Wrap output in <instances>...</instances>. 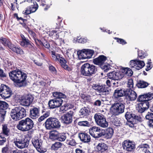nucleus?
I'll return each mask as SVG.
<instances>
[{"label":"nucleus","instance_id":"f257e3e1","mask_svg":"<svg viewBox=\"0 0 153 153\" xmlns=\"http://www.w3.org/2000/svg\"><path fill=\"white\" fill-rule=\"evenodd\" d=\"M10 79L14 82L21 84L20 86L25 84V80L27 77V74L19 70L12 71L9 73Z\"/></svg>","mask_w":153,"mask_h":153},{"label":"nucleus","instance_id":"f03ea898","mask_svg":"<svg viewBox=\"0 0 153 153\" xmlns=\"http://www.w3.org/2000/svg\"><path fill=\"white\" fill-rule=\"evenodd\" d=\"M53 94L54 98L50 100L48 102L49 106L51 108H54L60 107L62 102V99L66 97L65 94L59 92H53Z\"/></svg>","mask_w":153,"mask_h":153},{"label":"nucleus","instance_id":"7ed1b4c3","mask_svg":"<svg viewBox=\"0 0 153 153\" xmlns=\"http://www.w3.org/2000/svg\"><path fill=\"white\" fill-rule=\"evenodd\" d=\"M34 123L30 118L27 117L24 120H22L19 122L17 128L22 131H28L33 127Z\"/></svg>","mask_w":153,"mask_h":153},{"label":"nucleus","instance_id":"20e7f679","mask_svg":"<svg viewBox=\"0 0 153 153\" xmlns=\"http://www.w3.org/2000/svg\"><path fill=\"white\" fill-rule=\"evenodd\" d=\"M81 72L83 76H90L94 74L97 71L95 66L88 63L83 64L81 67Z\"/></svg>","mask_w":153,"mask_h":153},{"label":"nucleus","instance_id":"39448f33","mask_svg":"<svg viewBox=\"0 0 153 153\" xmlns=\"http://www.w3.org/2000/svg\"><path fill=\"white\" fill-rule=\"evenodd\" d=\"M45 124V127L47 129H51L53 128H58L61 127L59 121L55 117L49 118L46 120Z\"/></svg>","mask_w":153,"mask_h":153},{"label":"nucleus","instance_id":"423d86ee","mask_svg":"<svg viewBox=\"0 0 153 153\" xmlns=\"http://www.w3.org/2000/svg\"><path fill=\"white\" fill-rule=\"evenodd\" d=\"M125 109L124 105L122 103H115L111 108V113L113 115L117 116L123 113Z\"/></svg>","mask_w":153,"mask_h":153},{"label":"nucleus","instance_id":"0eeeda50","mask_svg":"<svg viewBox=\"0 0 153 153\" xmlns=\"http://www.w3.org/2000/svg\"><path fill=\"white\" fill-rule=\"evenodd\" d=\"M94 118L97 125L103 128H106L108 126V123L106 121L105 117L100 113L95 114Z\"/></svg>","mask_w":153,"mask_h":153},{"label":"nucleus","instance_id":"6e6552de","mask_svg":"<svg viewBox=\"0 0 153 153\" xmlns=\"http://www.w3.org/2000/svg\"><path fill=\"white\" fill-rule=\"evenodd\" d=\"M51 56L52 59L54 61L59 62L61 64L62 67L65 69L70 71L71 69L66 64V61L62 57L60 56L59 54H57L56 51H51Z\"/></svg>","mask_w":153,"mask_h":153},{"label":"nucleus","instance_id":"1a4fd4ad","mask_svg":"<svg viewBox=\"0 0 153 153\" xmlns=\"http://www.w3.org/2000/svg\"><path fill=\"white\" fill-rule=\"evenodd\" d=\"M13 141L15 146L20 149L27 147L29 144L26 139L23 137H16L14 139Z\"/></svg>","mask_w":153,"mask_h":153},{"label":"nucleus","instance_id":"9d476101","mask_svg":"<svg viewBox=\"0 0 153 153\" xmlns=\"http://www.w3.org/2000/svg\"><path fill=\"white\" fill-rule=\"evenodd\" d=\"M32 142L33 146L39 152L44 153L46 151L42 146V141L41 139L35 137L32 139Z\"/></svg>","mask_w":153,"mask_h":153},{"label":"nucleus","instance_id":"9b49d317","mask_svg":"<svg viewBox=\"0 0 153 153\" xmlns=\"http://www.w3.org/2000/svg\"><path fill=\"white\" fill-rule=\"evenodd\" d=\"M89 132L92 137L95 138H99L104 135L100 128L96 126L90 128L89 129Z\"/></svg>","mask_w":153,"mask_h":153},{"label":"nucleus","instance_id":"f8f14e48","mask_svg":"<svg viewBox=\"0 0 153 153\" xmlns=\"http://www.w3.org/2000/svg\"><path fill=\"white\" fill-rule=\"evenodd\" d=\"M11 93L10 89L7 86L2 84L0 86V95L3 98H9L10 96Z\"/></svg>","mask_w":153,"mask_h":153},{"label":"nucleus","instance_id":"ddd939ff","mask_svg":"<svg viewBox=\"0 0 153 153\" xmlns=\"http://www.w3.org/2000/svg\"><path fill=\"white\" fill-rule=\"evenodd\" d=\"M130 67L139 70L142 68L145 65L144 62L137 59L131 60L129 62Z\"/></svg>","mask_w":153,"mask_h":153},{"label":"nucleus","instance_id":"4468645a","mask_svg":"<svg viewBox=\"0 0 153 153\" xmlns=\"http://www.w3.org/2000/svg\"><path fill=\"white\" fill-rule=\"evenodd\" d=\"M33 97L30 94H28L22 97L20 99L21 104L23 106H28L32 102Z\"/></svg>","mask_w":153,"mask_h":153},{"label":"nucleus","instance_id":"2eb2a0df","mask_svg":"<svg viewBox=\"0 0 153 153\" xmlns=\"http://www.w3.org/2000/svg\"><path fill=\"white\" fill-rule=\"evenodd\" d=\"M126 92L127 91H126L122 89H117L115 91L112 97L116 101L120 102L121 100H120L121 99L120 97L124 95H126Z\"/></svg>","mask_w":153,"mask_h":153},{"label":"nucleus","instance_id":"dca6fc26","mask_svg":"<svg viewBox=\"0 0 153 153\" xmlns=\"http://www.w3.org/2000/svg\"><path fill=\"white\" fill-rule=\"evenodd\" d=\"M74 112L70 111L65 114H64L62 117L61 119L63 123L69 124L72 121V118L74 115Z\"/></svg>","mask_w":153,"mask_h":153},{"label":"nucleus","instance_id":"f3484780","mask_svg":"<svg viewBox=\"0 0 153 153\" xmlns=\"http://www.w3.org/2000/svg\"><path fill=\"white\" fill-rule=\"evenodd\" d=\"M123 149L127 151L132 152L135 148V146L133 143L129 140H126L123 143Z\"/></svg>","mask_w":153,"mask_h":153},{"label":"nucleus","instance_id":"a211bd4d","mask_svg":"<svg viewBox=\"0 0 153 153\" xmlns=\"http://www.w3.org/2000/svg\"><path fill=\"white\" fill-rule=\"evenodd\" d=\"M108 77L110 79L114 80H118L123 78V75L120 71H113L107 74Z\"/></svg>","mask_w":153,"mask_h":153},{"label":"nucleus","instance_id":"6ab92c4d","mask_svg":"<svg viewBox=\"0 0 153 153\" xmlns=\"http://www.w3.org/2000/svg\"><path fill=\"white\" fill-rule=\"evenodd\" d=\"M133 115L128 112H126L125 114L126 118L127 120L126 124L131 128L134 127L136 125V123L134 120H133Z\"/></svg>","mask_w":153,"mask_h":153},{"label":"nucleus","instance_id":"aec40b11","mask_svg":"<svg viewBox=\"0 0 153 153\" xmlns=\"http://www.w3.org/2000/svg\"><path fill=\"white\" fill-rule=\"evenodd\" d=\"M79 137L81 141L84 143H87L90 141L91 137L86 133H80L79 134Z\"/></svg>","mask_w":153,"mask_h":153},{"label":"nucleus","instance_id":"412c9836","mask_svg":"<svg viewBox=\"0 0 153 153\" xmlns=\"http://www.w3.org/2000/svg\"><path fill=\"white\" fill-rule=\"evenodd\" d=\"M39 109L34 107L30 110V117L32 119L37 118L39 116Z\"/></svg>","mask_w":153,"mask_h":153},{"label":"nucleus","instance_id":"4be33fe9","mask_svg":"<svg viewBox=\"0 0 153 153\" xmlns=\"http://www.w3.org/2000/svg\"><path fill=\"white\" fill-rule=\"evenodd\" d=\"M106 59V56L103 55H100L98 57L94 59L93 62L95 64L100 65H102Z\"/></svg>","mask_w":153,"mask_h":153},{"label":"nucleus","instance_id":"5701e85b","mask_svg":"<svg viewBox=\"0 0 153 153\" xmlns=\"http://www.w3.org/2000/svg\"><path fill=\"white\" fill-rule=\"evenodd\" d=\"M121 73L123 75V77L124 76H131L133 74L132 71L129 68H122L121 70Z\"/></svg>","mask_w":153,"mask_h":153},{"label":"nucleus","instance_id":"b1692460","mask_svg":"<svg viewBox=\"0 0 153 153\" xmlns=\"http://www.w3.org/2000/svg\"><path fill=\"white\" fill-rule=\"evenodd\" d=\"M90 112L88 108L85 107L81 109L79 115L81 118L86 117L88 115Z\"/></svg>","mask_w":153,"mask_h":153},{"label":"nucleus","instance_id":"393cba45","mask_svg":"<svg viewBox=\"0 0 153 153\" xmlns=\"http://www.w3.org/2000/svg\"><path fill=\"white\" fill-rule=\"evenodd\" d=\"M17 107L12 109L10 112V115L12 118L15 120H19L18 113Z\"/></svg>","mask_w":153,"mask_h":153},{"label":"nucleus","instance_id":"a878e982","mask_svg":"<svg viewBox=\"0 0 153 153\" xmlns=\"http://www.w3.org/2000/svg\"><path fill=\"white\" fill-rule=\"evenodd\" d=\"M18 113L19 120L26 116L25 110L22 107H17Z\"/></svg>","mask_w":153,"mask_h":153},{"label":"nucleus","instance_id":"bb28decb","mask_svg":"<svg viewBox=\"0 0 153 153\" xmlns=\"http://www.w3.org/2000/svg\"><path fill=\"white\" fill-rule=\"evenodd\" d=\"M20 36L22 40L20 43L21 45L23 47L26 48L30 41L28 39H27L23 34H21Z\"/></svg>","mask_w":153,"mask_h":153},{"label":"nucleus","instance_id":"cd10ccee","mask_svg":"<svg viewBox=\"0 0 153 153\" xmlns=\"http://www.w3.org/2000/svg\"><path fill=\"white\" fill-rule=\"evenodd\" d=\"M126 95H128V98L131 101L135 100L137 97V94L135 92L131 90H129L128 92L126 93Z\"/></svg>","mask_w":153,"mask_h":153},{"label":"nucleus","instance_id":"c85d7f7f","mask_svg":"<svg viewBox=\"0 0 153 153\" xmlns=\"http://www.w3.org/2000/svg\"><path fill=\"white\" fill-rule=\"evenodd\" d=\"M97 148L98 151L102 152L108 149V147L106 144L101 143L97 145Z\"/></svg>","mask_w":153,"mask_h":153},{"label":"nucleus","instance_id":"c756f323","mask_svg":"<svg viewBox=\"0 0 153 153\" xmlns=\"http://www.w3.org/2000/svg\"><path fill=\"white\" fill-rule=\"evenodd\" d=\"M93 88L97 91L99 93H104L106 91L105 87L102 85L95 84L93 86Z\"/></svg>","mask_w":153,"mask_h":153},{"label":"nucleus","instance_id":"7c9ffc66","mask_svg":"<svg viewBox=\"0 0 153 153\" xmlns=\"http://www.w3.org/2000/svg\"><path fill=\"white\" fill-rule=\"evenodd\" d=\"M85 49H84L79 50L77 52V54L80 59H84L87 58V56L85 53Z\"/></svg>","mask_w":153,"mask_h":153},{"label":"nucleus","instance_id":"2f4dec72","mask_svg":"<svg viewBox=\"0 0 153 153\" xmlns=\"http://www.w3.org/2000/svg\"><path fill=\"white\" fill-rule=\"evenodd\" d=\"M59 133L56 131H51L49 134V138L53 140H57L59 136Z\"/></svg>","mask_w":153,"mask_h":153},{"label":"nucleus","instance_id":"473e14b6","mask_svg":"<svg viewBox=\"0 0 153 153\" xmlns=\"http://www.w3.org/2000/svg\"><path fill=\"white\" fill-rule=\"evenodd\" d=\"M146 118L149 120V126L150 128H153V113H148L146 116Z\"/></svg>","mask_w":153,"mask_h":153},{"label":"nucleus","instance_id":"72a5a7b5","mask_svg":"<svg viewBox=\"0 0 153 153\" xmlns=\"http://www.w3.org/2000/svg\"><path fill=\"white\" fill-rule=\"evenodd\" d=\"M5 66L9 69H13L14 66L13 63L8 59H6L4 60Z\"/></svg>","mask_w":153,"mask_h":153},{"label":"nucleus","instance_id":"f704fd0d","mask_svg":"<svg viewBox=\"0 0 153 153\" xmlns=\"http://www.w3.org/2000/svg\"><path fill=\"white\" fill-rule=\"evenodd\" d=\"M10 49L17 54H19L21 55H22L24 54L23 51L21 48L18 47H15L13 45H12L10 47Z\"/></svg>","mask_w":153,"mask_h":153},{"label":"nucleus","instance_id":"c9c22d12","mask_svg":"<svg viewBox=\"0 0 153 153\" xmlns=\"http://www.w3.org/2000/svg\"><path fill=\"white\" fill-rule=\"evenodd\" d=\"M113 129L111 128H108L106 130L105 133V137L107 139L111 138L113 135Z\"/></svg>","mask_w":153,"mask_h":153},{"label":"nucleus","instance_id":"e433bc0d","mask_svg":"<svg viewBox=\"0 0 153 153\" xmlns=\"http://www.w3.org/2000/svg\"><path fill=\"white\" fill-rule=\"evenodd\" d=\"M0 42H1L4 46H8L10 48V47L12 45V44L8 40L4 38L1 37V41Z\"/></svg>","mask_w":153,"mask_h":153},{"label":"nucleus","instance_id":"4c0bfd02","mask_svg":"<svg viewBox=\"0 0 153 153\" xmlns=\"http://www.w3.org/2000/svg\"><path fill=\"white\" fill-rule=\"evenodd\" d=\"M51 1L50 0H45L42 2L41 5L43 6H46L47 7L44 8L45 10H46L51 5Z\"/></svg>","mask_w":153,"mask_h":153},{"label":"nucleus","instance_id":"58836bf2","mask_svg":"<svg viewBox=\"0 0 153 153\" xmlns=\"http://www.w3.org/2000/svg\"><path fill=\"white\" fill-rule=\"evenodd\" d=\"M74 53H75V51L73 49H68L67 50L66 54L69 59L74 57Z\"/></svg>","mask_w":153,"mask_h":153},{"label":"nucleus","instance_id":"ea45409f","mask_svg":"<svg viewBox=\"0 0 153 153\" xmlns=\"http://www.w3.org/2000/svg\"><path fill=\"white\" fill-rule=\"evenodd\" d=\"M148 83L143 81H140L137 84V86L139 88H145L148 85Z\"/></svg>","mask_w":153,"mask_h":153},{"label":"nucleus","instance_id":"a19ab883","mask_svg":"<svg viewBox=\"0 0 153 153\" xmlns=\"http://www.w3.org/2000/svg\"><path fill=\"white\" fill-rule=\"evenodd\" d=\"M62 146V144L59 142H57L52 144L51 148L52 150H57L61 148Z\"/></svg>","mask_w":153,"mask_h":153},{"label":"nucleus","instance_id":"79ce46f5","mask_svg":"<svg viewBox=\"0 0 153 153\" xmlns=\"http://www.w3.org/2000/svg\"><path fill=\"white\" fill-rule=\"evenodd\" d=\"M67 134L62 133L59 134V136L57 138V140L60 141H63L66 139L67 138Z\"/></svg>","mask_w":153,"mask_h":153},{"label":"nucleus","instance_id":"37998d69","mask_svg":"<svg viewBox=\"0 0 153 153\" xmlns=\"http://www.w3.org/2000/svg\"><path fill=\"white\" fill-rule=\"evenodd\" d=\"M30 8V11L32 13L35 12L38 9V5L36 2H33V4L29 7Z\"/></svg>","mask_w":153,"mask_h":153},{"label":"nucleus","instance_id":"c03bdc74","mask_svg":"<svg viewBox=\"0 0 153 153\" xmlns=\"http://www.w3.org/2000/svg\"><path fill=\"white\" fill-rule=\"evenodd\" d=\"M8 105L5 102L0 100V109L5 110L7 109Z\"/></svg>","mask_w":153,"mask_h":153},{"label":"nucleus","instance_id":"a18cd8bd","mask_svg":"<svg viewBox=\"0 0 153 153\" xmlns=\"http://www.w3.org/2000/svg\"><path fill=\"white\" fill-rule=\"evenodd\" d=\"M85 53L87 56V58H90L94 53V51L90 49H85Z\"/></svg>","mask_w":153,"mask_h":153},{"label":"nucleus","instance_id":"49530a36","mask_svg":"<svg viewBox=\"0 0 153 153\" xmlns=\"http://www.w3.org/2000/svg\"><path fill=\"white\" fill-rule=\"evenodd\" d=\"M136 108L138 112L140 113H142L145 111V110L143 107V106L140 103H139L137 105Z\"/></svg>","mask_w":153,"mask_h":153},{"label":"nucleus","instance_id":"de8ad7c7","mask_svg":"<svg viewBox=\"0 0 153 153\" xmlns=\"http://www.w3.org/2000/svg\"><path fill=\"white\" fill-rule=\"evenodd\" d=\"M70 108L71 106L69 104H66L60 107V110L62 111L63 113H64L65 111Z\"/></svg>","mask_w":153,"mask_h":153},{"label":"nucleus","instance_id":"09e8293b","mask_svg":"<svg viewBox=\"0 0 153 153\" xmlns=\"http://www.w3.org/2000/svg\"><path fill=\"white\" fill-rule=\"evenodd\" d=\"M111 122L112 124L116 126H120V121L116 117H115L113 119H112L111 120Z\"/></svg>","mask_w":153,"mask_h":153},{"label":"nucleus","instance_id":"8fccbe9b","mask_svg":"<svg viewBox=\"0 0 153 153\" xmlns=\"http://www.w3.org/2000/svg\"><path fill=\"white\" fill-rule=\"evenodd\" d=\"M143 106V107L144 108L145 110L148 109L149 107V102L147 101H142L140 103Z\"/></svg>","mask_w":153,"mask_h":153},{"label":"nucleus","instance_id":"3c124183","mask_svg":"<svg viewBox=\"0 0 153 153\" xmlns=\"http://www.w3.org/2000/svg\"><path fill=\"white\" fill-rule=\"evenodd\" d=\"M67 143L68 145H71L72 146H74L76 144V143L75 140L72 138H70L69 140H67Z\"/></svg>","mask_w":153,"mask_h":153},{"label":"nucleus","instance_id":"603ef678","mask_svg":"<svg viewBox=\"0 0 153 153\" xmlns=\"http://www.w3.org/2000/svg\"><path fill=\"white\" fill-rule=\"evenodd\" d=\"M2 130L3 133L6 136H7L9 132V129L6 125H3Z\"/></svg>","mask_w":153,"mask_h":153},{"label":"nucleus","instance_id":"864d4df0","mask_svg":"<svg viewBox=\"0 0 153 153\" xmlns=\"http://www.w3.org/2000/svg\"><path fill=\"white\" fill-rule=\"evenodd\" d=\"M78 124L81 126H88L90 125L89 122L87 121L79 122Z\"/></svg>","mask_w":153,"mask_h":153},{"label":"nucleus","instance_id":"5fc2aeb1","mask_svg":"<svg viewBox=\"0 0 153 153\" xmlns=\"http://www.w3.org/2000/svg\"><path fill=\"white\" fill-rule=\"evenodd\" d=\"M27 47L29 49L33 51H36L37 49L35 47L34 45L32 43L30 42L28 45L27 46Z\"/></svg>","mask_w":153,"mask_h":153},{"label":"nucleus","instance_id":"6e6d98bb","mask_svg":"<svg viewBox=\"0 0 153 153\" xmlns=\"http://www.w3.org/2000/svg\"><path fill=\"white\" fill-rule=\"evenodd\" d=\"M146 96V97L147 101L150 100L153 98V93H148V94H145Z\"/></svg>","mask_w":153,"mask_h":153},{"label":"nucleus","instance_id":"4d7b16f0","mask_svg":"<svg viewBox=\"0 0 153 153\" xmlns=\"http://www.w3.org/2000/svg\"><path fill=\"white\" fill-rule=\"evenodd\" d=\"M49 115V113L48 112H46L43 116H41L38 119L39 121L41 122L44 120Z\"/></svg>","mask_w":153,"mask_h":153},{"label":"nucleus","instance_id":"13d9d810","mask_svg":"<svg viewBox=\"0 0 153 153\" xmlns=\"http://www.w3.org/2000/svg\"><path fill=\"white\" fill-rule=\"evenodd\" d=\"M146 56V54L144 53L142 51L139 50L138 51V56L141 59L144 58Z\"/></svg>","mask_w":153,"mask_h":153},{"label":"nucleus","instance_id":"bf43d9fd","mask_svg":"<svg viewBox=\"0 0 153 153\" xmlns=\"http://www.w3.org/2000/svg\"><path fill=\"white\" fill-rule=\"evenodd\" d=\"M139 147L142 149L143 152L144 151V150L149 149V146L147 144H141L139 145Z\"/></svg>","mask_w":153,"mask_h":153},{"label":"nucleus","instance_id":"052dcab7","mask_svg":"<svg viewBox=\"0 0 153 153\" xmlns=\"http://www.w3.org/2000/svg\"><path fill=\"white\" fill-rule=\"evenodd\" d=\"M132 118H133V120H137V121H140L142 120L141 117L139 115L133 114L132 115Z\"/></svg>","mask_w":153,"mask_h":153},{"label":"nucleus","instance_id":"680f3d73","mask_svg":"<svg viewBox=\"0 0 153 153\" xmlns=\"http://www.w3.org/2000/svg\"><path fill=\"white\" fill-rule=\"evenodd\" d=\"M134 84L133 80L132 79H129L127 83V86L131 89L133 88Z\"/></svg>","mask_w":153,"mask_h":153},{"label":"nucleus","instance_id":"e2e57ef3","mask_svg":"<svg viewBox=\"0 0 153 153\" xmlns=\"http://www.w3.org/2000/svg\"><path fill=\"white\" fill-rule=\"evenodd\" d=\"M146 97V96H145V94L140 95L139 97L137 100L141 102H142V101H147Z\"/></svg>","mask_w":153,"mask_h":153},{"label":"nucleus","instance_id":"0e129e2a","mask_svg":"<svg viewBox=\"0 0 153 153\" xmlns=\"http://www.w3.org/2000/svg\"><path fill=\"white\" fill-rule=\"evenodd\" d=\"M31 13H32V12L31 11H30V8L29 7H27L22 12V13L25 15L29 14Z\"/></svg>","mask_w":153,"mask_h":153},{"label":"nucleus","instance_id":"69168bd1","mask_svg":"<svg viewBox=\"0 0 153 153\" xmlns=\"http://www.w3.org/2000/svg\"><path fill=\"white\" fill-rule=\"evenodd\" d=\"M6 138L2 135H0V145H1L6 141Z\"/></svg>","mask_w":153,"mask_h":153},{"label":"nucleus","instance_id":"338daca9","mask_svg":"<svg viewBox=\"0 0 153 153\" xmlns=\"http://www.w3.org/2000/svg\"><path fill=\"white\" fill-rule=\"evenodd\" d=\"M78 37L77 39V41L79 43H84L86 42L87 41V39L85 38H79Z\"/></svg>","mask_w":153,"mask_h":153},{"label":"nucleus","instance_id":"774afa93","mask_svg":"<svg viewBox=\"0 0 153 153\" xmlns=\"http://www.w3.org/2000/svg\"><path fill=\"white\" fill-rule=\"evenodd\" d=\"M6 114V111H2L0 112V117L2 120H3Z\"/></svg>","mask_w":153,"mask_h":153}]
</instances>
